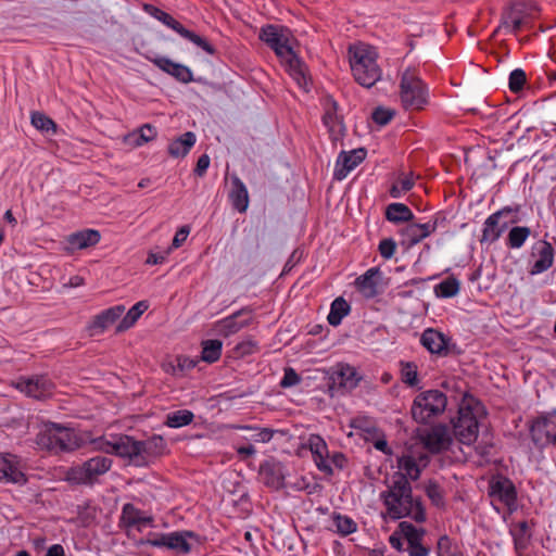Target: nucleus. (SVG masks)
<instances>
[{
    "instance_id": "f257e3e1",
    "label": "nucleus",
    "mask_w": 556,
    "mask_h": 556,
    "mask_svg": "<svg viewBox=\"0 0 556 556\" xmlns=\"http://www.w3.org/2000/svg\"><path fill=\"white\" fill-rule=\"evenodd\" d=\"M100 448L105 453L127 458L135 466L142 467L165 453L166 442L161 435L138 441L124 434L101 443Z\"/></svg>"
},
{
    "instance_id": "f03ea898",
    "label": "nucleus",
    "mask_w": 556,
    "mask_h": 556,
    "mask_svg": "<svg viewBox=\"0 0 556 556\" xmlns=\"http://www.w3.org/2000/svg\"><path fill=\"white\" fill-rule=\"evenodd\" d=\"M383 503L393 519L409 517L417 522L426 520V513L421 501L414 498L412 486L405 475H393L392 484L382 493Z\"/></svg>"
},
{
    "instance_id": "7ed1b4c3",
    "label": "nucleus",
    "mask_w": 556,
    "mask_h": 556,
    "mask_svg": "<svg viewBox=\"0 0 556 556\" xmlns=\"http://www.w3.org/2000/svg\"><path fill=\"white\" fill-rule=\"evenodd\" d=\"M260 39L264 41L267 46H269L276 54L288 62L291 68L295 70V74L299 85H302V81L305 84L306 78L302 71H298V67L301 65V61L293 51V47L291 45L292 35L291 31L279 25H266L261 28Z\"/></svg>"
},
{
    "instance_id": "20e7f679",
    "label": "nucleus",
    "mask_w": 556,
    "mask_h": 556,
    "mask_svg": "<svg viewBox=\"0 0 556 556\" xmlns=\"http://www.w3.org/2000/svg\"><path fill=\"white\" fill-rule=\"evenodd\" d=\"M350 65L355 80L363 87L370 88L381 78L375 51L366 46L350 47Z\"/></svg>"
},
{
    "instance_id": "39448f33",
    "label": "nucleus",
    "mask_w": 556,
    "mask_h": 556,
    "mask_svg": "<svg viewBox=\"0 0 556 556\" xmlns=\"http://www.w3.org/2000/svg\"><path fill=\"white\" fill-rule=\"evenodd\" d=\"M400 99L405 110L419 111L428 104L427 86L414 71L406 70L402 74Z\"/></svg>"
},
{
    "instance_id": "423d86ee",
    "label": "nucleus",
    "mask_w": 556,
    "mask_h": 556,
    "mask_svg": "<svg viewBox=\"0 0 556 556\" xmlns=\"http://www.w3.org/2000/svg\"><path fill=\"white\" fill-rule=\"evenodd\" d=\"M447 405L446 395L440 390H428L419 393L412 405V416L420 424H426L431 417L441 415Z\"/></svg>"
},
{
    "instance_id": "0eeeda50",
    "label": "nucleus",
    "mask_w": 556,
    "mask_h": 556,
    "mask_svg": "<svg viewBox=\"0 0 556 556\" xmlns=\"http://www.w3.org/2000/svg\"><path fill=\"white\" fill-rule=\"evenodd\" d=\"M143 10L166 25L167 27L172 28L174 31L179 34L182 38L189 40L190 42L194 43L197 47L204 50L207 54L214 55L216 53V49L203 37L199 36L198 34L187 29L181 23H179L177 20H175L172 15L164 12L163 10L152 5V4H144Z\"/></svg>"
},
{
    "instance_id": "6e6552de",
    "label": "nucleus",
    "mask_w": 556,
    "mask_h": 556,
    "mask_svg": "<svg viewBox=\"0 0 556 556\" xmlns=\"http://www.w3.org/2000/svg\"><path fill=\"white\" fill-rule=\"evenodd\" d=\"M112 459L106 456H96L81 466L71 468L66 473V480L75 484H92L94 480L110 470Z\"/></svg>"
},
{
    "instance_id": "1a4fd4ad",
    "label": "nucleus",
    "mask_w": 556,
    "mask_h": 556,
    "mask_svg": "<svg viewBox=\"0 0 556 556\" xmlns=\"http://www.w3.org/2000/svg\"><path fill=\"white\" fill-rule=\"evenodd\" d=\"M454 437L463 444L470 445L476 442L479 433V424L470 407H459L458 416L452 420Z\"/></svg>"
},
{
    "instance_id": "9d476101",
    "label": "nucleus",
    "mask_w": 556,
    "mask_h": 556,
    "mask_svg": "<svg viewBox=\"0 0 556 556\" xmlns=\"http://www.w3.org/2000/svg\"><path fill=\"white\" fill-rule=\"evenodd\" d=\"M192 540L195 541V535L190 531H184L160 534L149 539L148 543L155 547H166L177 554H188L193 547Z\"/></svg>"
},
{
    "instance_id": "9b49d317",
    "label": "nucleus",
    "mask_w": 556,
    "mask_h": 556,
    "mask_svg": "<svg viewBox=\"0 0 556 556\" xmlns=\"http://www.w3.org/2000/svg\"><path fill=\"white\" fill-rule=\"evenodd\" d=\"M530 434L538 447L556 443V415L546 414L538 417L531 425Z\"/></svg>"
},
{
    "instance_id": "f8f14e48",
    "label": "nucleus",
    "mask_w": 556,
    "mask_h": 556,
    "mask_svg": "<svg viewBox=\"0 0 556 556\" xmlns=\"http://www.w3.org/2000/svg\"><path fill=\"white\" fill-rule=\"evenodd\" d=\"M421 442L430 453L438 454L450 447L452 437L447 426L439 424L425 431Z\"/></svg>"
},
{
    "instance_id": "ddd939ff",
    "label": "nucleus",
    "mask_w": 556,
    "mask_h": 556,
    "mask_svg": "<svg viewBox=\"0 0 556 556\" xmlns=\"http://www.w3.org/2000/svg\"><path fill=\"white\" fill-rule=\"evenodd\" d=\"M399 530L407 541V552L409 556H428L429 548L422 545V539L426 534L425 529L416 528L407 521L399 523Z\"/></svg>"
},
{
    "instance_id": "4468645a",
    "label": "nucleus",
    "mask_w": 556,
    "mask_h": 556,
    "mask_svg": "<svg viewBox=\"0 0 556 556\" xmlns=\"http://www.w3.org/2000/svg\"><path fill=\"white\" fill-rule=\"evenodd\" d=\"M16 388L28 396L40 400L52 394L54 383L46 376H35L21 379Z\"/></svg>"
},
{
    "instance_id": "2eb2a0df",
    "label": "nucleus",
    "mask_w": 556,
    "mask_h": 556,
    "mask_svg": "<svg viewBox=\"0 0 556 556\" xmlns=\"http://www.w3.org/2000/svg\"><path fill=\"white\" fill-rule=\"evenodd\" d=\"M366 157V150L363 148L352 150L350 152L342 151L338 159L334 169V178L337 180L344 179L348 174L361 164Z\"/></svg>"
},
{
    "instance_id": "dca6fc26",
    "label": "nucleus",
    "mask_w": 556,
    "mask_h": 556,
    "mask_svg": "<svg viewBox=\"0 0 556 556\" xmlns=\"http://www.w3.org/2000/svg\"><path fill=\"white\" fill-rule=\"evenodd\" d=\"M125 312L124 305H116L108 309L102 311L98 315L93 316L89 323L87 329L90 336L102 333L111 325H113Z\"/></svg>"
},
{
    "instance_id": "f3484780",
    "label": "nucleus",
    "mask_w": 556,
    "mask_h": 556,
    "mask_svg": "<svg viewBox=\"0 0 556 556\" xmlns=\"http://www.w3.org/2000/svg\"><path fill=\"white\" fill-rule=\"evenodd\" d=\"M148 59L161 71L173 76L176 80L182 84H188L193 80V74L191 70L184 64L175 63L170 59L164 56Z\"/></svg>"
},
{
    "instance_id": "a211bd4d",
    "label": "nucleus",
    "mask_w": 556,
    "mask_h": 556,
    "mask_svg": "<svg viewBox=\"0 0 556 556\" xmlns=\"http://www.w3.org/2000/svg\"><path fill=\"white\" fill-rule=\"evenodd\" d=\"M0 480L13 483L26 482V477L18 468V462L15 455L0 454Z\"/></svg>"
},
{
    "instance_id": "6ab92c4d",
    "label": "nucleus",
    "mask_w": 556,
    "mask_h": 556,
    "mask_svg": "<svg viewBox=\"0 0 556 556\" xmlns=\"http://www.w3.org/2000/svg\"><path fill=\"white\" fill-rule=\"evenodd\" d=\"M267 486L279 490L285 486L286 468L279 462H266L260 470Z\"/></svg>"
},
{
    "instance_id": "aec40b11",
    "label": "nucleus",
    "mask_w": 556,
    "mask_h": 556,
    "mask_svg": "<svg viewBox=\"0 0 556 556\" xmlns=\"http://www.w3.org/2000/svg\"><path fill=\"white\" fill-rule=\"evenodd\" d=\"M251 314H252V309L250 307H244V308L237 311L231 316L224 318L223 320H220L216 324L217 332L224 337H229V336L238 332L242 328L250 325L251 317H249L248 319L241 320V321H238L237 318H239L240 316H243V315H251Z\"/></svg>"
},
{
    "instance_id": "412c9836",
    "label": "nucleus",
    "mask_w": 556,
    "mask_h": 556,
    "mask_svg": "<svg viewBox=\"0 0 556 556\" xmlns=\"http://www.w3.org/2000/svg\"><path fill=\"white\" fill-rule=\"evenodd\" d=\"M420 342L432 354L442 356L446 355L448 352L447 339L442 332L435 329H426L421 334Z\"/></svg>"
},
{
    "instance_id": "4be33fe9",
    "label": "nucleus",
    "mask_w": 556,
    "mask_h": 556,
    "mask_svg": "<svg viewBox=\"0 0 556 556\" xmlns=\"http://www.w3.org/2000/svg\"><path fill=\"white\" fill-rule=\"evenodd\" d=\"M333 387L352 390L358 383V377L355 368L350 365H339L338 369L331 376Z\"/></svg>"
},
{
    "instance_id": "5701e85b",
    "label": "nucleus",
    "mask_w": 556,
    "mask_h": 556,
    "mask_svg": "<svg viewBox=\"0 0 556 556\" xmlns=\"http://www.w3.org/2000/svg\"><path fill=\"white\" fill-rule=\"evenodd\" d=\"M229 199L233 208L240 213H244L249 206V193L245 185L242 180L237 177H231V189L229 192Z\"/></svg>"
},
{
    "instance_id": "b1692460",
    "label": "nucleus",
    "mask_w": 556,
    "mask_h": 556,
    "mask_svg": "<svg viewBox=\"0 0 556 556\" xmlns=\"http://www.w3.org/2000/svg\"><path fill=\"white\" fill-rule=\"evenodd\" d=\"M381 273L379 268L372 267L368 269L364 275L359 276L355 283L357 289L366 296L374 298L378 294V282L380 280Z\"/></svg>"
},
{
    "instance_id": "393cba45",
    "label": "nucleus",
    "mask_w": 556,
    "mask_h": 556,
    "mask_svg": "<svg viewBox=\"0 0 556 556\" xmlns=\"http://www.w3.org/2000/svg\"><path fill=\"white\" fill-rule=\"evenodd\" d=\"M61 426L48 424L45 429L37 434V444L50 452L58 453Z\"/></svg>"
},
{
    "instance_id": "a878e982",
    "label": "nucleus",
    "mask_w": 556,
    "mask_h": 556,
    "mask_svg": "<svg viewBox=\"0 0 556 556\" xmlns=\"http://www.w3.org/2000/svg\"><path fill=\"white\" fill-rule=\"evenodd\" d=\"M101 235L94 229H85L68 236L67 243L77 250L87 249L99 243Z\"/></svg>"
},
{
    "instance_id": "bb28decb",
    "label": "nucleus",
    "mask_w": 556,
    "mask_h": 556,
    "mask_svg": "<svg viewBox=\"0 0 556 556\" xmlns=\"http://www.w3.org/2000/svg\"><path fill=\"white\" fill-rule=\"evenodd\" d=\"M195 135L187 131L173 140L167 148V152L172 157H185L195 143Z\"/></svg>"
},
{
    "instance_id": "cd10ccee",
    "label": "nucleus",
    "mask_w": 556,
    "mask_h": 556,
    "mask_svg": "<svg viewBox=\"0 0 556 556\" xmlns=\"http://www.w3.org/2000/svg\"><path fill=\"white\" fill-rule=\"evenodd\" d=\"M491 494L497 496L506 505L515 503L517 494L513 482L509 479H500L491 485Z\"/></svg>"
},
{
    "instance_id": "c85d7f7f",
    "label": "nucleus",
    "mask_w": 556,
    "mask_h": 556,
    "mask_svg": "<svg viewBox=\"0 0 556 556\" xmlns=\"http://www.w3.org/2000/svg\"><path fill=\"white\" fill-rule=\"evenodd\" d=\"M554 263V248L547 241L542 242V247L539 250V258L534 262L530 269L531 275H538L549 267H552Z\"/></svg>"
},
{
    "instance_id": "c756f323",
    "label": "nucleus",
    "mask_w": 556,
    "mask_h": 556,
    "mask_svg": "<svg viewBox=\"0 0 556 556\" xmlns=\"http://www.w3.org/2000/svg\"><path fill=\"white\" fill-rule=\"evenodd\" d=\"M500 213L491 214L484 222L482 237L480 242H495L506 228V225L500 227Z\"/></svg>"
},
{
    "instance_id": "7c9ffc66",
    "label": "nucleus",
    "mask_w": 556,
    "mask_h": 556,
    "mask_svg": "<svg viewBox=\"0 0 556 556\" xmlns=\"http://www.w3.org/2000/svg\"><path fill=\"white\" fill-rule=\"evenodd\" d=\"M148 307L149 304L147 301H139L136 303L118 323L116 326V332H124L131 328Z\"/></svg>"
},
{
    "instance_id": "2f4dec72",
    "label": "nucleus",
    "mask_w": 556,
    "mask_h": 556,
    "mask_svg": "<svg viewBox=\"0 0 556 556\" xmlns=\"http://www.w3.org/2000/svg\"><path fill=\"white\" fill-rule=\"evenodd\" d=\"M156 137V130L151 124H144L138 131L125 136L124 141L132 147H140L152 141Z\"/></svg>"
},
{
    "instance_id": "473e14b6",
    "label": "nucleus",
    "mask_w": 556,
    "mask_h": 556,
    "mask_svg": "<svg viewBox=\"0 0 556 556\" xmlns=\"http://www.w3.org/2000/svg\"><path fill=\"white\" fill-rule=\"evenodd\" d=\"M81 442L74 429L61 426L58 453L72 452L79 447Z\"/></svg>"
},
{
    "instance_id": "72a5a7b5",
    "label": "nucleus",
    "mask_w": 556,
    "mask_h": 556,
    "mask_svg": "<svg viewBox=\"0 0 556 556\" xmlns=\"http://www.w3.org/2000/svg\"><path fill=\"white\" fill-rule=\"evenodd\" d=\"M386 217L392 223L409 222L414 218L410 208L403 203H391L386 210Z\"/></svg>"
},
{
    "instance_id": "f704fd0d",
    "label": "nucleus",
    "mask_w": 556,
    "mask_h": 556,
    "mask_svg": "<svg viewBox=\"0 0 556 556\" xmlns=\"http://www.w3.org/2000/svg\"><path fill=\"white\" fill-rule=\"evenodd\" d=\"M349 303L341 296L337 298L330 307V312L328 314V323L331 326H339L342 319L350 313Z\"/></svg>"
},
{
    "instance_id": "c9c22d12",
    "label": "nucleus",
    "mask_w": 556,
    "mask_h": 556,
    "mask_svg": "<svg viewBox=\"0 0 556 556\" xmlns=\"http://www.w3.org/2000/svg\"><path fill=\"white\" fill-rule=\"evenodd\" d=\"M122 517L128 526H148L152 523L151 517L143 516L141 511L130 503L124 505Z\"/></svg>"
},
{
    "instance_id": "e433bc0d",
    "label": "nucleus",
    "mask_w": 556,
    "mask_h": 556,
    "mask_svg": "<svg viewBox=\"0 0 556 556\" xmlns=\"http://www.w3.org/2000/svg\"><path fill=\"white\" fill-rule=\"evenodd\" d=\"M326 112L323 117L324 124L329 128L331 132L341 131L342 124L337 115L338 103L333 99H328L326 103Z\"/></svg>"
},
{
    "instance_id": "4c0bfd02",
    "label": "nucleus",
    "mask_w": 556,
    "mask_h": 556,
    "mask_svg": "<svg viewBox=\"0 0 556 556\" xmlns=\"http://www.w3.org/2000/svg\"><path fill=\"white\" fill-rule=\"evenodd\" d=\"M223 342L217 339L205 340L202 342V361L206 363H214L219 359L222 355Z\"/></svg>"
},
{
    "instance_id": "58836bf2",
    "label": "nucleus",
    "mask_w": 556,
    "mask_h": 556,
    "mask_svg": "<svg viewBox=\"0 0 556 556\" xmlns=\"http://www.w3.org/2000/svg\"><path fill=\"white\" fill-rule=\"evenodd\" d=\"M194 415L191 410L180 409L166 416L165 425L170 428H180L192 422Z\"/></svg>"
},
{
    "instance_id": "ea45409f",
    "label": "nucleus",
    "mask_w": 556,
    "mask_h": 556,
    "mask_svg": "<svg viewBox=\"0 0 556 556\" xmlns=\"http://www.w3.org/2000/svg\"><path fill=\"white\" fill-rule=\"evenodd\" d=\"M399 469L402 472H396L395 475H405V478H410L412 480H417L420 476V468L417 465L415 458L413 456H402L399 458Z\"/></svg>"
},
{
    "instance_id": "a19ab883",
    "label": "nucleus",
    "mask_w": 556,
    "mask_h": 556,
    "mask_svg": "<svg viewBox=\"0 0 556 556\" xmlns=\"http://www.w3.org/2000/svg\"><path fill=\"white\" fill-rule=\"evenodd\" d=\"M531 230L526 226H517L513 227L507 237V245L511 249H519L523 245L528 237L530 236Z\"/></svg>"
},
{
    "instance_id": "79ce46f5",
    "label": "nucleus",
    "mask_w": 556,
    "mask_h": 556,
    "mask_svg": "<svg viewBox=\"0 0 556 556\" xmlns=\"http://www.w3.org/2000/svg\"><path fill=\"white\" fill-rule=\"evenodd\" d=\"M332 518L337 532L341 535H349L356 531L357 525L352 518L337 513L333 514Z\"/></svg>"
},
{
    "instance_id": "37998d69",
    "label": "nucleus",
    "mask_w": 556,
    "mask_h": 556,
    "mask_svg": "<svg viewBox=\"0 0 556 556\" xmlns=\"http://www.w3.org/2000/svg\"><path fill=\"white\" fill-rule=\"evenodd\" d=\"M459 291V281L454 277H448L445 280L441 281L435 287V293L442 298H452L455 296Z\"/></svg>"
},
{
    "instance_id": "c03bdc74",
    "label": "nucleus",
    "mask_w": 556,
    "mask_h": 556,
    "mask_svg": "<svg viewBox=\"0 0 556 556\" xmlns=\"http://www.w3.org/2000/svg\"><path fill=\"white\" fill-rule=\"evenodd\" d=\"M308 446L314 458L323 459V457H327V444L320 435L312 434L308 439Z\"/></svg>"
},
{
    "instance_id": "a18cd8bd",
    "label": "nucleus",
    "mask_w": 556,
    "mask_h": 556,
    "mask_svg": "<svg viewBox=\"0 0 556 556\" xmlns=\"http://www.w3.org/2000/svg\"><path fill=\"white\" fill-rule=\"evenodd\" d=\"M31 125L42 131H55L56 129L55 123L50 117L40 112H34L31 114Z\"/></svg>"
},
{
    "instance_id": "49530a36",
    "label": "nucleus",
    "mask_w": 556,
    "mask_h": 556,
    "mask_svg": "<svg viewBox=\"0 0 556 556\" xmlns=\"http://www.w3.org/2000/svg\"><path fill=\"white\" fill-rule=\"evenodd\" d=\"M425 492L433 505L438 507L444 505L443 491L437 482L430 480L425 486Z\"/></svg>"
},
{
    "instance_id": "de8ad7c7",
    "label": "nucleus",
    "mask_w": 556,
    "mask_h": 556,
    "mask_svg": "<svg viewBox=\"0 0 556 556\" xmlns=\"http://www.w3.org/2000/svg\"><path fill=\"white\" fill-rule=\"evenodd\" d=\"M403 237L407 241L408 245H414L425 239V235L420 231L418 224L407 225L403 231Z\"/></svg>"
},
{
    "instance_id": "09e8293b",
    "label": "nucleus",
    "mask_w": 556,
    "mask_h": 556,
    "mask_svg": "<svg viewBox=\"0 0 556 556\" xmlns=\"http://www.w3.org/2000/svg\"><path fill=\"white\" fill-rule=\"evenodd\" d=\"M394 115V110L378 106L374 110L371 117L376 124L384 126L391 122Z\"/></svg>"
},
{
    "instance_id": "8fccbe9b",
    "label": "nucleus",
    "mask_w": 556,
    "mask_h": 556,
    "mask_svg": "<svg viewBox=\"0 0 556 556\" xmlns=\"http://www.w3.org/2000/svg\"><path fill=\"white\" fill-rule=\"evenodd\" d=\"M526 84V73L520 70H514L509 75V89L513 92L520 91Z\"/></svg>"
},
{
    "instance_id": "3c124183",
    "label": "nucleus",
    "mask_w": 556,
    "mask_h": 556,
    "mask_svg": "<svg viewBox=\"0 0 556 556\" xmlns=\"http://www.w3.org/2000/svg\"><path fill=\"white\" fill-rule=\"evenodd\" d=\"M300 382L301 377L292 367L285 368V375L280 381L281 388H291L299 384Z\"/></svg>"
},
{
    "instance_id": "603ef678",
    "label": "nucleus",
    "mask_w": 556,
    "mask_h": 556,
    "mask_svg": "<svg viewBox=\"0 0 556 556\" xmlns=\"http://www.w3.org/2000/svg\"><path fill=\"white\" fill-rule=\"evenodd\" d=\"M378 249H379L380 255L383 258L389 260L395 253L396 243H395V241L393 239L387 238V239H383V240L380 241Z\"/></svg>"
},
{
    "instance_id": "864d4df0",
    "label": "nucleus",
    "mask_w": 556,
    "mask_h": 556,
    "mask_svg": "<svg viewBox=\"0 0 556 556\" xmlns=\"http://www.w3.org/2000/svg\"><path fill=\"white\" fill-rule=\"evenodd\" d=\"M403 381L408 386H416L418 382L417 367L414 364L407 363L402 370Z\"/></svg>"
},
{
    "instance_id": "5fc2aeb1",
    "label": "nucleus",
    "mask_w": 556,
    "mask_h": 556,
    "mask_svg": "<svg viewBox=\"0 0 556 556\" xmlns=\"http://www.w3.org/2000/svg\"><path fill=\"white\" fill-rule=\"evenodd\" d=\"M189 232H190V229L188 226H182L181 228H179L176 231L173 242H172V247L168 249L166 254H168L172 249L179 248L187 240Z\"/></svg>"
},
{
    "instance_id": "6e6d98bb",
    "label": "nucleus",
    "mask_w": 556,
    "mask_h": 556,
    "mask_svg": "<svg viewBox=\"0 0 556 556\" xmlns=\"http://www.w3.org/2000/svg\"><path fill=\"white\" fill-rule=\"evenodd\" d=\"M452 552V542L448 536L443 535L438 541V556H455Z\"/></svg>"
},
{
    "instance_id": "4d7b16f0",
    "label": "nucleus",
    "mask_w": 556,
    "mask_h": 556,
    "mask_svg": "<svg viewBox=\"0 0 556 556\" xmlns=\"http://www.w3.org/2000/svg\"><path fill=\"white\" fill-rule=\"evenodd\" d=\"M274 431L269 428L255 429V433L252 434V439L256 442L266 443L271 440Z\"/></svg>"
},
{
    "instance_id": "13d9d810",
    "label": "nucleus",
    "mask_w": 556,
    "mask_h": 556,
    "mask_svg": "<svg viewBox=\"0 0 556 556\" xmlns=\"http://www.w3.org/2000/svg\"><path fill=\"white\" fill-rule=\"evenodd\" d=\"M351 427L355 429H359L365 432H370L375 428L370 425L368 418L366 417H356L351 420Z\"/></svg>"
},
{
    "instance_id": "bf43d9fd",
    "label": "nucleus",
    "mask_w": 556,
    "mask_h": 556,
    "mask_svg": "<svg viewBox=\"0 0 556 556\" xmlns=\"http://www.w3.org/2000/svg\"><path fill=\"white\" fill-rule=\"evenodd\" d=\"M210 166V157L207 154H202L199 159H198V162H197V165H195V168H194V174L199 177H202L206 169L208 168Z\"/></svg>"
},
{
    "instance_id": "052dcab7",
    "label": "nucleus",
    "mask_w": 556,
    "mask_h": 556,
    "mask_svg": "<svg viewBox=\"0 0 556 556\" xmlns=\"http://www.w3.org/2000/svg\"><path fill=\"white\" fill-rule=\"evenodd\" d=\"M508 20H505L502 24V26L506 27V28H509L513 33H517L518 30H520L522 24H523V20L521 17H518V16H509Z\"/></svg>"
},
{
    "instance_id": "680f3d73",
    "label": "nucleus",
    "mask_w": 556,
    "mask_h": 556,
    "mask_svg": "<svg viewBox=\"0 0 556 556\" xmlns=\"http://www.w3.org/2000/svg\"><path fill=\"white\" fill-rule=\"evenodd\" d=\"M404 536L403 534H401L399 528L390 535L389 538V542H390V545L395 548L396 551H402L403 549V540Z\"/></svg>"
},
{
    "instance_id": "e2e57ef3",
    "label": "nucleus",
    "mask_w": 556,
    "mask_h": 556,
    "mask_svg": "<svg viewBox=\"0 0 556 556\" xmlns=\"http://www.w3.org/2000/svg\"><path fill=\"white\" fill-rule=\"evenodd\" d=\"M197 365V362L193 359H190L185 356H178L177 357V368L179 371H185L188 369L193 368Z\"/></svg>"
},
{
    "instance_id": "0e129e2a",
    "label": "nucleus",
    "mask_w": 556,
    "mask_h": 556,
    "mask_svg": "<svg viewBox=\"0 0 556 556\" xmlns=\"http://www.w3.org/2000/svg\"><path fill=\"white\" fill-rule=\"evenodd\" d=\"M255 343L253 341H244L237 345L236 350L241 354H250L254 351Z\"/></svg>"
},
{
    "instance_id": "69168bd1",
    "label": "nucleus",
    "mask_w": 556,
    "mask_h": 556,
    "mask_svg": "<svg viewBox=\"0 0 556 556\" xmlns=\"http://www.w3.org/2000/svg\"><path fill=\"white\" fill-rule=\"evenodd\" d=\"M255 452L256 451L252 444H249L247 446H240L237 448V453L241 457V459H245V458L254 455Z\"/></svg>"
},
{
    "instance_id": "338daca9",
    "label": "nucleus",
    "mask_w": 556,
    "mask_h": 556,
    "mask_svg": "<svg viewBox=\"0 0 556 556\" xmlns=\"http://www.w3.org/2000/svg\"><path fill=\"white\" fill-rule=\"evenodd\" d=\"M397 185L403 190V192L409 191L414 186V180L412 177L405 176L397 180Z\"/></svg>"
},
{
    "instance_id": "774afa93",
    "label": "nucleus",
    "mask_w": 556,
    "mask_h": 556,
    "mask_svg": "<svg viewBox=\"0 0 556 556\" xmlns=\"http://www.w3.org/2000/svg\"><path fill=\"white\" fill-rule=\"evenodd\" d=\"M46 556H65L64 548L60 544H54L48 548Z\"/></svg>"
}]
</instances>
